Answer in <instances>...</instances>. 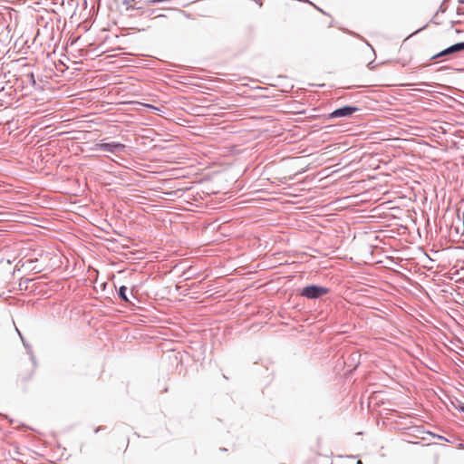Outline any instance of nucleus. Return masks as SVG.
<instances>
[{
	"mask_svg": "<svg viewBox=\"0 0 464 464\" xmlns=\"http://www.w3.org/2000/svg\"><path fill=\"white\" fill-rule=\"evenodd\" d=\"M96 149L107 152L116 153L122 151L125 149V145L118 142H108V143H98Z\"/></svg>",
	"mask_w": 464,
	"mask_h": 464,
	"instance_id": "nucleus-2",
	"label": "nucleus"
},
{
	"mask_svg": "<svg viewBox=\"0 0 464 464\" xmlns=\"http://www.w3.org/2000/svg\"><path fill=\"white\" fill-rule=\"evenodd\" d=\"M329 288L310 285L302 289L301 295L308 299H318L329 293Z\"/></svg>",
	"mask_w": 464,
	"mask_h": 464,
	"instance_id": "nucleus-1",
	"label": "nucleus"
},
{
	"mask_svg": "<svg viewBox=\"0 0 464 464\" xmlns=\"http://www.w3.org/2000/svg\"><path fill=\"white\" fill-rule=\"evenodd\" d=\"M127 287L124 286V285H121L120 288H119V291H118V295L119 297L123 300L124 302H129V298L127 296Z\"/></svg>",
	"mask_w": 464,
	"mask_h": 464,
	"instance_id": "nucleus-6",
	"label": "nucleus"
},
{
	"mask_svg": "<svg viewBox=\"0 0 464 464\" xmlns=\"http://www.w3.org/2000/svg\"><path fill=\"white\" fill-rule=\"evenodd\" d=\"M123 4L127 6V9L135 8V0H123Z\"/></svg>",
	"mask_w": 464,
	"mask_h": 464,
	"instance_id": "nucleus-7",
	"label": "nucleus"
},
{
	"mask_svg": "<svg viewBox=\"0 0 464 464\" xmlns=\"http://www.w3.org/2000/svg\"><path fill=\"white\" fill-rule=\"evenodd\" d=\"M358 109L353 106H344L343 108L336 109L333 112L329 113L328 116H349L356 112Z\"/></svg>",
	"mask_w": 464,
	"mask_h": 464,
	"instance_id": "nucleus-3",
	"label": "nucleus"
},
{
	"mask_svg": "<svg viewBox=\"0 0 464 464\" xmlns=\"http://www.w3.org/2000/svg\"><path fill=\"white\" fill-rule=\"evenodd\" d=\"M448 127H449V123H446V122H445V126H440V129L441 130V131H442L443 133H446V132H448V130H448Z\"/></svg>",
	"mask_w": 464,
	"mask_h": 464,
	"instance_id": "nucleus-9",
	"label": "nucleus"
},
{
	"mask_svg": "<svg viewBox=\"0 0 464 464\" xmlns=\"http://www.w3.org/2000/svg\"><path fill=\"white\" fill-rule=\"evenodd\" d=\"M178 120L179 121V122H177L178 124L179 125H183L184 123H188L190 122V121L187 120L186 118H183V117H180V118H178Z\"/></svg>",
	"mask_w": 464,
	"mask_h": 464,
	"instance_id": "nucleus-8",
	"label": "nucleus"
},
{
	"mask_svg": "<svg viewBox=\"0 0 464 464\" xmlns=\"http://www.w3.org/2000/svg\"><path fill=\"white\" fill-rule=\"evenodd\" d=\"M18 334H19L20 336H22V335H21V332H19V331H18ZM21 338H23V337H21ZM22 340L24 341V339H22Z\"/></svg>",
	"mask_w": 464,
	"mask_h": 464,
	"instance_id": "nucleus-13",
	"label": "nucleus"
},
{
	"mask_svg": "<svg viewBox=\"0 0 464 464\" xmlns=\"http://www.w3.org/2000/svg\"><path fill=\"white\" fill-rule=\"evenodd\" d=\"M156 111H158L156 107L149 104H140V108L138 109V111L140 114H152L155 113Z\"/></svg>",
	"mask_w": 464,
	"mask_h": 464,
	"instance_id": "nucleus-5",
	"label": "nucleus"
},
{
	"mask_svg": "<svg viewBox=\"0 0 464 464\" xmlns=\"http://www.w3.org/2000/svg\"><path fill=\"white\" fill-rule=\"evenodd\" d=\"M459 410L464 413V404L459 405Z\"/></svg>",
	"mask_w": 464,
	"mask_h": 464,
	"instance_id": "nucleus-10",
	"label": "nucleus"
},
{
	"mask_svg": "<svg viewBox=\"0 0 464 464\" xmlns=\"http://www.w3.org/2000/svg\"><path fill=\"white\" fill-rule=\"evenodd\" d=\"M464 50V43H459L451 45L450 47L443 50L440 53H438L435 57H440L448 54H451L457 52H460Z\"/></svg>",
	"mask_w": 464,
	"mask_h": 464,
	"instance_id": "nucleus-4",
	"label": "nucleus"
},
{
	"mask_svg": "<svg viewBox=\"0 0 464 464\" xmlns=\"http://www.w3.org/2000/svg\"><path fill=\"white\" fill-rule=\"evenodd\" d=\"M459 449H464V443H460V444L459 445Z\"/></svg>",
	"mask_w": 464,
	"mask_h": 464,
	"instance_id": "nucleus-11",
	"label": "nucleus"
},
{
	"mask_svg": "<svg viewBox=\"0 0 464 464\" xmlns=\"http://www.w3.org/2000/svg\"><path fill=\"white\" fill-rule=\"evenodd\" d=\"M49 126L48 125H45L44 128H48ZM40 129H44V127H41Z\"/></svg>",
	"mask_w": 464,
	"mask_h": 464,
	"instance_id": "nucleus-12",
	"label": "nucleus"
}]
</instances>
